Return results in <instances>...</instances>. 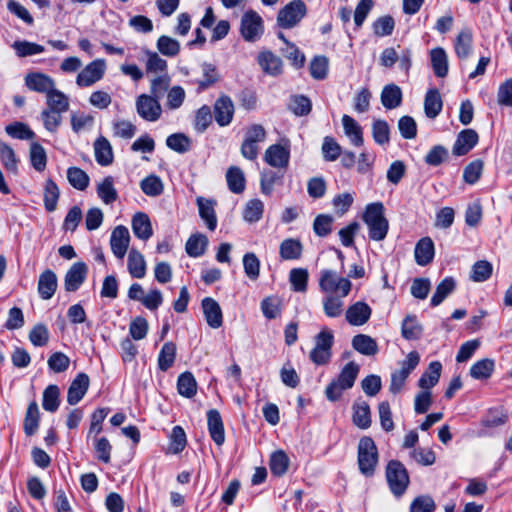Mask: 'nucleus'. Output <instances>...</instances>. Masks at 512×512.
I'll list each match as a JSON object with an SVG mask.
<instances>
[{"mask_svg": "<svg viewBox=\"0 0 512 512\" xmlns=\"http://www.w3.org/2000/svg\"><path fill=\"white\" fill-rule=\"evenodd\" d=\"M127 267L133 278L142 279L146 275V261L144 256L136 249L130 250Z\"/></svg>", "mask_w": 512, "mask_h": 512, "instance_id": "c9c22d12", "label": "nucleus"}, {"mask_svg": "<svg viewBox=\"0 0 512 512\" xmlns=\"http://www.w3.org/2000/svg\"><path fill=\"white\" fill-rule=\"evenodd\" d=\"M415 261L420 266H426L434 257V243L431 238H421L415 246Z\"/></svg>", "mask_w": 512, "mask_h": 512, "instance_id": "393cba45", "label": "nucleus"}, {"mask_svg": "<svg viewBox=\"0 0 512 512\" xmlns=\"http://www.w3.org/2000/svg\"><path fill=\"white\" fill-rule=\"evenodd\" d=\"M178 393L186 398H192L197 393V382L191 372H184L177 380Z\"/></svg>", "mask_w": 512, "mask_h": 512, "instance_id": "49530a36", "label": "nucleus"}, {"mask_svg": "<svg viewBox=\"0 0 512 512\" xmlns=\"http://www.w3.org/2000/svg\"><path fill=\"white\" fill-rule=\"evenodd\" d=\"M176 358V345L169 341L164 343L158 355V367L161 371L170 369Z\"/></svg>", "mask_w": 512, "mask_h": 512, "instance_id": "864d4df0", "label": "nucleus"}, {"mask_svg": "<svg viewBox=\"0 0 512 512\" xmlns=\"http://www.w3.org/2000/svg\"><path fill=\"white\" fill-rule=\"evenodd\" d=\"M352 283L332 270H322L319 277V288L328 295L338 294L346 297L351 291Z\"/></svg>", "mask_w": 512, "mask_h": 512, "instance_id": "39448f33", "label": "nucleus"}, {"mask_svg": "<svg viewBox=\"0 0 512 512\" xmlns=\"http://www.w3.org/2000/svg\"><path fill=\"white\" fill-rule=\"evenodd\" d=\"M342 124L345 134L354 146L360 147L364 143L363 131L357 121L349 115H343Z\"/></svg>", "mask_w": 512, "mask_h": 512, "instance_id": "f704fd0d", "label": "nucleus"}, {"mask_svg": "<svg viewBox=\"0 0 512 512\" xmlns=\"http://www.w3.org/2000/svg\"><path fill=\"white\" fill-rule=\"evenodd\" d=\"M495 369V361L484 358L475 362L469 371L470 376L476 380H486L491 377Z\"/></svg>", "mask_w": 512, "mask_h": 512, "instance_id": "79ce46f5", "label": "nucleus"}, {"mask_svg": "<svg viewBox=\"0 0 512 512\" xmlns=\"http://www.w3.org/2000/svg\"><path fill=\"white\" fill-rule=\"evenodd\" d=\"M202 70V77L200 79L195 80H189L188 82L190 84H197L198 85V92H202L209 87L213 86L215 83H217L220 79L218 70L216 66L212 63L204 62L201 65Z\"/></svg>", "mask_w": 512, "mask_h": 512, "instance_id": "b1692460", "label": "nucleus"}, {"mask_svg": "<svg viewBox=\"0 0 512 512\" xmlns=\"http://www.w3.org/2000/svg\"><path fill=\"white\" fill-rule=\"evenodd\" d=\"M29 156L31 165L36 171L42 172L45 170L47 165V154L42 145L37 142H33L30 146Z\"/></svg>", "mask_w": 512, "mask_h": 512, "instance_id": "4d7b16f0", "label": "nucleus"}, {"mask_svg": "<svg viewBox=\"0 0 512 512\" xmlns=\"http://www.w3.org/2000/svg\"><path fill=\"white\" fill-rule=\"evenodd\" d=\"M130 235L125 226L119 225L114 228L110 237V246L113 254L118 259L124 258L129 246Z\"/></svg>", "mask_w": 512, "mask_h": 512, "instance_id": "6ab92c4d", "label": "nucleus"}, {"mask_svg": "<svg viewBox=\"0 0 512 512\" xmlns=\"http://www.w3.org/2000/svg\"><path fill=\"white\" fill-rule=\"evenodd\" d=\"M384 210L382 202H374L366 206L363 214V221L368 227L369 238L374 241L384 240L389 230V222L384 216Z\"/></svg>", "mask_w": 512, "mask_h": 512, "instance_id": "f03ea898", "label": "nucleus"}, {"mask_svg": "<svg viewBox=\"0 0 512 512\" xmlns=\"http://www.w3.org/2000/svg\"><path fill=\"white\" fill-rule=\"evenodd\" d=\"M289 458L287 454L282 451L272 453L270 457V470L276 476H282L288 469Z\"/></svg>", "mask_w": 512, "mask_h": 512, "instance_id": "e2e57ef3", "label": "nucleus"}, {"mask_svg": "<svg viewBox=\"0 0 512 512\" xmlns=\"http://www.w3.org/2000/svg\"><path fill=\"white\" fill-rule=\"evenodd\" d=\"M166 145L173 151L183 154L190 150L191 141L183 133H174L167 137Z\"/></svg>", "mask_w": 512, "mask_h": 512, "instance_id": "052dcab7", "label": "nucleus"}, {"mask_svg": "<svg viewBox=\"0 0 512 512\" xmlns=\"http://www.w3.org/2000/svg\"><path fill=\"white\" fill-rule=\"evenodd\" d=\"M89 385V376L83 372L78 373L68 388L67 402L70 405L79 403L87 393Z\"/></svg>", "mask_w": 512, "mask_h": 512, "instance_id": "f3484780", "label": "nucleus"}, {"mask_svg": "<svg viewBox=\"0 0 512 512\" xmlns=\"http://www.w3.org/2000/svg\"><path fill=\"white\" fill-rule=\"evenodd\" d=\"M196 204L198 206L199 216L205 222L207 228L210 231H214L218 223L215 211L217 205L216 200L199 196L196 199Z\"/></svg>", "mask_w": 512, "mask_h": 512, "instance_id": "aec40b11", "label": "nucleus"}, {"mask_svg": "<svg viewBox=\"0 0 512 512\" xmlns=\"http://www.w3.org/2000/svg\"><path fill=\"white\" fill-rule=\"evenodd\" d=\"M308 271L305 268H294L289 273V281L292 290L295 292H305L307 290Z\"/></svg>", "mask_w": 512, "mask_h": 512, "instance_id": "680f3d73", "label": "nucleus"}, {"mask_svg": "<svg viewBox=\"0 0 512 512\" xmlns=\"http://www.w3.org/2000/svg\"><path fill=\"white\" fill-rule=\"evenodd\" d=\"M141 190L150 197H156L163 193L164 185L157 175H149L140 182Z\"/></svg>", "mask_w": 512, "mask_h": 512, "instance_id": "6e6d98bb", "label": "nucleus"}, {"mask_svg": "<svg viewBox=\"0 0 512 512\" xmlns=\"http://www.w3.org/2000/svg\"><path fill=\"white\" fill-rule=\"evenodd\" d=\"M372 136L378 145H386L390 141V127L387 121L377 119L372 123Z\"/></svg>", "mask_w": 512, "mask_h": 512, "instance_id": "bf43d9fd", "label": "nucleus"}, {"mask_svg": "<svg viewBox=\"0 0 512 512\" xmlns=\"http://www.w3.org/2000/svg\"><path fill=\"white\" fill-rule=\"evenodd\" d=\"M67 180L73 188L79 191L86 190L90 183L88 174L79 167H69L67 169Z\"/></svg>", "mask_w": 512, "mask_h": 512, "instance_id": "8fccbe9b", "label": "nucleus"}, {"mask_svg": "<svg viewBox=\"0 0 512 512\" xmlns=\"http://www.w3.org/2000/svg\"><path fill=\"white\" fill-rule=\"evenodd\" d=\"M97 195L104 204H112L118 199V192L115 188V181L112 176H106L97 184Z\"/></svg>", "mask_w": 512, "mask_h": 512, "instance_id": "2f4dec72", "label": "nucleus"}, {"mask_svg": "<svg viewBox=\"0 0 512 512\" xmlns=\"http://www.w3.org/2000/svg\"><path fill=\"white\" fill-rule=\"evenodd\" d=\"M226 180L228 188L231 192L240 194L245 190V176L239 167H230L226 173Z\"/></svg>", "mask_w": 512, "mask_h": 512, "instance_id": "a18cd8bd", "label": "nucleus"}, {"mask_svg": "<svg viewBox=\"0 0 512 512\" xmlns=\"http://www.w3.org/2000/svg\"><path fill=\"white\" fill-rule=\"evenodd\" d=\"M94 155L96 162L101 166L112 164L114 155L110 142L103 136H100L94 142Z\"/></svg>", "mask_w": 512, "mask_h": 512, "instance_id": "a878e982", "label": "nucleus"}, {"mask_svg": "<svg viewBox=\"0 0 512 512\" xmlns=\"http://www.w3.org/2000/svg\"><path fill=\"white\" fill-rule=\"evenodd\" d=\"M431 65L434 74L439 78H444L448 74V57L445 50L441 47H436L430 51Z\"/></svg>", "mask_w": 512, "mask_h": 512, "instance_id": "72a5a7b5", "label": "nucleus"}, {"mask_svg": "<svg viewBox=\"0 0 512 512\" xmlns=\"http://www.w3.org/2000/svg\"><path fill=\"white\" fill-rule=\"evenodd\" d=\"M258 63L263 71L269 75L276 76L282 72L281 59L270 51L260 53Z\"/></svg>", "mask_w": 512, "mask_h": 512, "instance_id": "4c0bfd02", "label": "nucleus"}, {"mask_svg": "<svg viewBox=\"0 0 512 512\" xmlns=\"http://www.w3.org/2000/svg\"><path fill=\"white\" fill-rule=\"evenodd\" d=\"M372 314L370 306L363 301L350 305L346 312V321L352 326H362L368 322Z\"/></svg>", "mask_w": 512, "mask_h": 512, "instance_id": "dca6fc26", "label": "nucleus"}, {"mask_svg": "<svg viewBox=\"0 0 512 512\" xmlns=\"http://www.w3.org/2000/svg\"><path fill=\"white\" fill-rule=\"evenodd\" d=\"M479 136L474 129H464L457 135V138L452 147V153L455 156L466 155L478 143Z\"/></svg>", "mask_w": 512, "mask_h": 512, "instance_id": "2eb2a0df", "label": "nucleus"}, {"mask_svg": "<svg viewBox=\"0 0 512 512\" xmlns=\"http://www.w3.org/2000/svg\"><path fill=\"white\" fill-rule=\"evenodd\" d=\"M264 32V23L261 16L254 10L246 11L240 22V33L247 42L259 40Z\"/></svg>", "mask_w": 512, "mask_h": 512, "instance_id": "1a4fd4ad", "label": "nucleus"}, {"mask_svg": "<svg viewBox=\"0 0 512 512\" xmlns=\"http://www.w3.org/2000/svg\"><path fill=\"white\" fill-rule=\"evenodd\" d=\"M352 421L360 429H367L371 426L370 406L366 401H359L353 404Z\"/></svg>", "mask_w": 512, "mask_h": 512, "instance_id": "c85d7f7f", "label": "nucleus"}, {"mask_svg": "<svg viewBox=\"0 0 512 512\" xmlns=\"http://www.w3.org/2000/svg\"><path fill=\"white\" fill-rule=\"evenodd\" d=\"M47 109L65 113L69 110V98L62 91L54 87L46 94Z\"/></svg>", "mask_w": 512, "mask_h": 512, "instance_id": "58836bf2", "label": "nucleus"}, {"mask_svg": "<svg viewBox=\"0 0 512 512\" xmlns=\"http://www.w3.org/2000/svg\"><path fill=\"white\" fill-rule=\"evenodd\" d=\"M60 391L57 385H49L43 392L42 406L48 412H55L59 407Z\"/></svg>", "mask_w": 512, "mask_h": 512, "instance_id": "338daca9", "label": "nucleus"}, {"mask_svg": "<svg viewBox=\"0 0 512 512\" xmlns=\"http://www.w3.org/2000/svg\"><path fill=\"white\" fill-rule=\"evenodd\" d=\"M402 90L396 84H388L384 86L381 92V103L386 109H395L402 103Z\"/></svg>", "mask_w": 512, "mask_h": 512, "instance_id": "c756f323", "label": "nucleus"}, {"mask_svg": "<svg viewBox=\"0 0 512 512\" xmlns=\"http://www.w3.org/2000/svg\"><path fill=\"white\" fill-rule=\"evenodd\" d=\"M146 73L154 75H162L168 73V63L161 58L156 52H147Z\"/></svg>", "mask_w": 512, "mask_h": 512, "instance_id": "5fc2aeb1", "label": "nucleus"}, {"mask_svg": "<svg viewBox=\"0 0 512 512\" xmlns=\"http://www.w3.org/2000/svg\"><path fill=\"white\" fill-rule=\"evenodd\" d=\"M58 286L56 274L46 269L43 271L38 280V293L43 300H48L53 297Z\"/></svg>", "mask_w": 512, "mask_h": 512, "instance_id": "5701e85b", "label": "nucleus"}, {"mask_svg": "<svg viewBox=\"0 0 512 512\" xmlns=\"http://www.w3.org/2000/svg\"><path fill=\"white\" fill-rule=\"evenodd\" d=\"M473 36L469 29L459 32L454 43V50L459 59H467L472 52Z\"/></svg>", "mask_w": 512, "mask_h": 512, "instance_id": "e433bc0d", "label": "nucleus"}, {"mask_svg": "<svg viewBox=\"0 0 512 512\" xmlns=\"http://www.w3.org/2000/svg\"><path fill=\"white\" fill-rule=\"evenodd\" d=\"M208 239L203 234H194L186 242V252L189 256L197 258L204 254Z\"/></svg>", "mask_w": 512, "mask_h": 512, "instance_id": "603ef678", "label": "nucleus"}, {"mask_svg": "<svg viewBox=\"0 0 512 512\" xmlns=\"http://www.w3.org/2000/svg\"><path fill=\"white\" fill-rule=\"evenodd\" d=\"M39 420L40 413L38 404L33 401L28 405L23 423V429L27 436H32L36 433L39 427Z\"/></svg>", "mask_w": 512, "mask_h": 512, "instance_id": "c03bdc74", "label": "nucleus"}, {"mask_svg": "<svg viewBox=\"0 0 512 512\" xmlns=\"http://www.w3.org/2000/svg\"><path fill=\"white\" fill-rule=\"evenodd\" d=\"M201 307L208 326L212 329L220 328L223 324V313L218 302L211 297H205Z\"/></svg>", "mask_w": 512, "mask_h": 512, "instance_id": "a211bd4d", "label": "nucleus"}, {"mask_svg": "<svg viewBox=\"0 0 512 512\" xmlns=\"http://www.w3.org/2000/svg\"><path fill=\"white\" fill-rule=\"evenodd\" d=\"M6 133L15 139L31 140L35 137V133L28 125L22 122H14L5 127Z\"/></svg>", "mask_w": 512, "mask_h": 512, "instance_id": "69168bd1", "label": "nucleus"}, {"mask_svg": "<svg viewBox=\"0 0 512 512\" xmlns=\"http://www.w3.org/2000/svg\"><path fill=\"white\" fill-rule=\"evenodd\" d=\"M0 162L6 171L17 174L18 172V162L15 151L11 146L7 143L0 140Z\"/></svg>", "mask_w": 512, "mask_h": 512, "instance_id": "37998d69", "label": "nucleus"}, {"mask_svg": "<svg viewBox=\"0 0 512 512\" xmlns=\"http://www.w3.org/2000/svg\"><path fill=\"white\" fill-rule=\"evenodd\" d=\"M106 70L105 60L96 59L87 64L77 75L76 84L79 87H90L100 81Z\"/></svg>", "mask_w": 512, "mask_h": 512, "instance_id": "9b49d317", "label": "nucleus"}, {"mask_svg": "<svg viewBox=\"0 0 512 512\" xmlns=\"http://www.w3.org/2000/svg\"><path fill=\"white\" fill-rule=\"evenodd\" d=\"M88 267L84 262L74 263L65 274L64 288L67 292H74L84 283Z\"/></svg>", "mask_w": 512, "mask_h": 512, "instance_id": "ddd939ff", "label": "nucleus"}, {"mask_svg": "<svg viewBox=\"0 0 512 512\" xmlns=\"http://www.w3.org/2000/svg\"><path fill=\"white\" fill-rule=\"evenodd\" d=\"M302 252L303 245L298 239H285L279 247V254L283 260H297L301 257Z\"/></svg>", "mask_w": 512, "mask_h": 512, "instance_id": "ea45409f", "label": "nucleus"}, {"mask_svg": "<svg viewBox=\"0 0 512 512\" xmlns=\"http://www.w3.org/2000/svg\"><path fill=\"white\" fill-rule=\"evenodd\" d=\"M307 7L302 0H293L285 5L277 15V24L284 29H291L306 16Z\"/></svg>", "mask_w": 512, "mask_h": 512, "instance_id": "0eeeda50", "label": "nucleus"}, {"mask_svg": "<svg viewBox=\"0 0 512 512\" xmlns=\"http://www.w3.org/2000/svg\"><path fill=\"white\" fill-rule=\"evenodd\" d=\"M290 160L289 146L273 144L267 148L264 161L274 168H287Z\"/></svg>", "mask_w": 512, "mask_h": 512, "instance_id": "4468645a", "label": "nucleus"}, {"mask_svg": "<svg viewBox=\"0 0 512 512\" xmlns=\"http://www.w3.org/2000/svg\"><path fill=\"white\" fill-rule=\"evenodd\" d=\"M360 372V366L354 361L348 362L340 371L338 376L333 379L325 388V396L331 402L338 401L343 392L351 389Z\"/></svg>", "mask_w": 512, "mask_h": 512, "instance_id": "f257e3e1", "label": "nucleus"}, {"mask_svg": "<svg viewBox=\"0 0 512 512\" xmlns=\"http://www.w3.org/2000/svg\"><path fill=\"white\" fill-rule=\"evenodd\" d=\"M352 347L365 356H374L379 350L376 340L366 334L355 335L352 339Z\"/></svg>", "mask_w": 512, "mask_h": 512, "instance_id": "473e14b6", "label": "nucleus"}, {"mask_svg": "<svg viewBox=\"0 0 512 512\" xmlns=\"http://www.w3.org/2000/svg\"><path fill=\"white\" fill-rule=\"evenodd\" d=\"M25 84L28 89L45 95L55 87L53 78L40 72L27 74Z\"/></svg>", "mask_w": 512, "mask_h": 512, "instance_id": "4be33fe9", "label": "nucleus"}, {"mask_svg": "<svg viewBox=\"0 0 512 512\" xmlns=\"http://www.w3.org/2000/svg\"><path fill=\"white\" fill-rule=\"evenodd\" d=\"M235 113V106L230 96L220 95L213 105V115L220 127L230 125Z\"/></svg>", "mask_w": 512, "mask_h": 512, "instance_id": "f8f14e48", "label": "nucleus"}, {"mask_svg": "<svg viewBox=\"0 0 512 512\" xmlns=\"http://www.w3.org/2000/svg\"><path fill=\"white\" fill-rule=\"evenodd\" d=\"M420 361V355L417 351H411L406 356V359L400 363V369L391 374V381L389 390L393 394L401 391L408 376L417 367Z\"/></svg>", "mask_w": 512, "mask_h": 512, "instance_id": "6e6552de", "label": "nucleus"}, {"mask_svg": "<svg viewBox=\"0 0 512 512\" xmlns=\"http://www.w3.org/2000/svg\"><path fill=\"white\" fill-rule=\"evenodd\" d=\"M343 297L340 295H327L323 298V310L327 317L337 318L344 312Z\"/></svg>", "mask_w": 512, "mask_h": 512, "instance_id": "09e8293b", "label": "nucleus"}, {"mask_svg": "<svg viewBox=\"0 0 512 512\" xmlns=\"http://www.w3.org/2000/svg\"><path fill=\"white\" fill-rule=\"evenodd\" d=\"M386 480L391 492L402 496L407 490L410 478L405 466L398 460H390L386 466Z\"/></svg>", "mask_w": 512, "mask_h": 512, "instance_id": "20e7f679", "label": "nucleus"}, {"mask_svg": "<svg viewBox=\"0 0 512 512\" xmlns=\"http://www.w3.org/2000/svg\"><path fill=\"white\" fill-rule=\"evenodd\" d=\"M455 287L456 282L454 278H444L436 287V291L431 298V306L436 307L440 305L454 291Z\"/></svg>", "mask_w": 512, "mask_h": 512, "instance_id": "3c124183", "label": "nucleus"}, {"mask_svg": "<svg viewBox=\"0 0 512 512\" xmlns=\"http://www.w3.org/2000/svg\"><path fill=\"white\" fill-rule=\"evenodd\" d=\"M423 328L415 315H408L402 322L401 334L406 340H416L422 335Z\"/></svg>", "mask_w": 512, "mask_h": 512, "instance_id": "de8ad7c7", "label": "nucleus"}, {"mask_svg": "<svg viewBox=\"0 0 512 512\" xmlns=\"http://www.w3.org/2000/svg\"><path fill=\"white\" fill-rule=\"evenodd\" d=\"M442 364L439 361H432L426 371L421 375L418 386L423 390H429L434 387L440 379Z\"/></svg>", "mask_w": 512, "mask_h": 512, "instance_id": "cd10ccee", "label": "nucleus"}, {"mask_svg": "<svg viewBox=\"0 0 512 512\" xmlns=\"http://www.w3.org/2000/svg\"><path fill=\"white\" fill-rule=\"evenodd\" d=\"M378 462L379 453L374 440L369 436H363L357 447V463L360 473L365 477H372Z\"/></svg>", "mask_w": 512, "mask_h": 512, "instance_id": "7ed1b4c3", "label": "nucleus"}, {"mask_svg": "<svg viewBox=\"0 0 512 512\" xmlns=\"http://www.w3.org/2000/svg\"><path fill=\"white\" fill-rule=\"evenodd\" d=\"M135 108L139 117L147 122H156L162 115V106L159 98L151 94H140L137 96Z\"/></svg>", "mask_w": 512, "mask_h": 512, "instance_id": "9d476101", "label": "nucleus"}, {"mask_svg": "<svg viewBox=\"0 0 512 512\" xmlns=\"http://www.w3.org/2000/svg\"><path fill=\"white\" fill-rule=\"evenodd\" d=\"M59 197L60 190L58 185L51 178L47 179L43 190V202L46 211L53 212L56 210Z\"/></svg>", "mask_w": 512, "mask_h": 512, "instance_id": "a19ab883", "label": "nucleus"}, {"mask_svg": "<svg viewBox=\"0 0 512 512\" xmlns=\"http://www.w3.org/2000/svg\"><path fill=\"white\" fill-rule=\"evenodd\" d=\"M443 102L441 95L436 88L429 89L424 99V111L428 118H436L442 111Z\"/></svg>", "mask_w": 512, "mask_h": 512, "instance_id": "7c9ffc66", "label": "nucleus"}, {"mask_svg": "<svg viewBox=\"0 0 512 512\" xmlns=\"http://www.w3.org/2000/svg\"><path fill=\"white\" fill-rule=\"evenodd\" d=\"M333 343L334 336L330 330L319 332L315 337V346L309 354L310 360L318 366L327 365L332 357Z\"/></svg>", "mask_w": 512, "mask_h": 512, "instance_id": "423d86ee", "label": "nucleus"}, {"mask_svg": "<svg viewBox=\"0 0 512 512\" xmlns=\"http://www.w3.org/2000/svg\"><path fill=\"white\" fill-rule=\"evenodd\" d=\"M212 112L208 105L201 106L195 114L194 129L198 133H203L212 123Z\"/></svg>", "mask_w": 512, "mask_h": 512, "instance_id": "774afa93", "label": "nucleus"}, {"mask_svg": "<svg viewBox=\"0 0 512 512\" xmlns=\"http://www.w3.org/2000/svg\"><path fill=\"white\" fill-rule=\"evenodd\" d=\"M312 103L310 99L304 95H294L291 97L289 110L296 116H306L311 112Z\"/></svg>", "mask_w": 512, "mask_h": 512, "instance_id": "0e129e2a", "label": "nucleus"}, {"mask_svg": "<svg viewBox=\"0 0 512 512\" xmlns=\"http://www.w3.org/2000/svg\"><path fill=\"white\" fill-rule=\"evenodd\" d=\"M132 230L139 239L148 240L153 234L149 216L144 212H137L132 218Z\"/></svg>", "mask_w": 512, "mask_h": 512, "instance_id": "bb28decb", "label": "nucleus"}, {"mask_svg": "<svg viewBox=\"0 0 512 512\" xmlns=\"http://www.w3.org/2000/svg\"><path fill=\"white\" fill-rule=\"evenodd\" d=\"M156 46L158 51L167 57H175L180 52L179 41L166 35H162L158 38Z\"/></svg>", "mask_w": 512, "mask_h": 512, "instance_id": "13d9d810", "label": "nucleus"}, {"mask_svg": "<svg viewBox=\"0 0 512 512\" xmlns=\"http://www.w3.org/2000/svg\"><path fill=\"white\" fill-rule=\"evenodd\" d=\"M207 426L210 437L217 446L225 442L224 424L220 412L217 409H210L207 412Z\"/></svg>", "mask_w": 512, "mask_h": 512, "instance_id": "412c9836", "label": "nucleus"}]
</instances>
